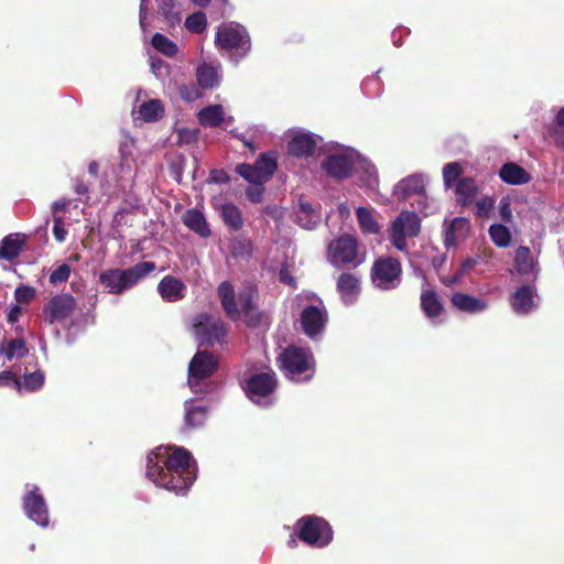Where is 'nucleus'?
Listing matches in <instances>:
<instances>
[{
  "mask_svg": "<svg viewBox=\"0 0 564 564\" xmlns=\"http://www.w3.org/2000/svg\"><path fill=\"white\" fill-rule=\"evenodd\" d=\"M478 263H479V258H468V259H466L462 263V265H460L459 273L454 275L448 281V283L449 284H454V283L458 282L463 274H466V273L470 272Z\"/></svg>",
  "mask_w": 564,
  "mask_h": 564,
  "instance_id": "nucleus-48",
  "label": "nucleus"
},
{
  "mask_svg": "<svg viewBox=\"0 0 564 564\" xmlns=\"http://www.w3.org/2000/svg\"><path fill=\"white\" fill-rule=\"evenodd\" d=\"M246 195H247L248 199L251 200L252 203H260L262 200V196H263V186L252 184V186H250L246 191Z\"/></svg>",
  "mask_w": 564,
  "mask_h": 564,
  "instance_id": "nucleus-53",
  "label": "nucleus"
},
{
  "mask_svg": "<svg viewBox=\"0 0 564 564\" xmlns=\"http://www.w3.org/2000/svg\"><path fill=\"white\" fill-rule=\"evenodd\" d=\"M557 129L555 131V142L564 148V107L558 111L556 117Z\"/></svg>",
  "mask_w": 564,
  "mask_h": 564,
  "instance_id": "nucleus-51",
  "label": "nucleus"
},
{
  "mask_svg": "<svg viewBox=\"0 0 564 564\" xmlns=\"http://www.w3.org/2000/svg\"><path fill=\"white\" fill-rule=\"evenodd\" d=\"M452 303L458 310L468 313H478L487 308V303L484 300L464 293L453 294Z\"/></svg>",
  "mask_w": 564,
  "mask_h": 564,
  "instance_id": "nucleus-26",
  "label": "nucleus"
},
{
  "mask_svg": "<svg viewBox=\"0 0 564 564\" xmlns=\"http://www.w3.org/2000/svg\"><path fill=\"white\" fill-rule=\"evenodd\" d=\"M87 191H88V188H87V186L84 183L77 182L75 184V192L77 194L83 195V194L87 193Z\"/></svg>",
  "mask_w": 564,
  "mask_h": 564,
  "instance_id": "nucleus-59",
  "label": "nucleus"
},
{
  "mask_svg": "<svg viewBox=\"0 0 564 564\" xmlns=\"http://www.w3.org/2000/svg\"><path fill=\"white\" fill-rule=\"evenodd\" d=\"M499 214L503 221L511 223L512 220V210L510 199L508 197H502L499 202Z\"/></svg>",
  "mask_w": 564,
  "mask_h": 564,
  "instance_id": "nucleus-52",
  "label": "nucleus"
},
{
  "mask_svg": "<svg viewBox=\"0 0 564 564\" xmlns=\"http://www.w3.org/2000/svg\"><path fill=\"white\" fill-rule=\"evenodd\" d=\"M35 296V290L32 286L21 285L15 289L14 297L19 304H29Z\"/></svg>",
  "mask_w": 564,
  "mask_h": 564,
  "instance_id": "nucleus-46",
  "label": "nucleus"
},
{
  "mask_svg": "<svg viewBox=\"0 0 564 564\" xmlns=\"http://www.w3.org/2000/svg\"><path fill=\"white\" fill-rule=\"evenodd\" d=\"M206 420V410L193 401L185 402V424L187 427L200 426Z\"/></svg>",
  "mask_w": 564,
  "mask_h": 564,
  "instance_id": "nucleus-35",
  "label": "nucleus"
},
{
  "mask_svg": "<svg viewBox=\"0 0 564 564\" xmlns=\"http://www.w3.org/2000/svg\"><path fill=\"white\" fill-rule=\"evenodd\" d=\"M500 178L510 185H523L531 181V175L516 163H506L499 171Z\"/></svg>",
  "mask_w": 564,
  "mask_h": 564,
  "instance_id": "nucleus-23",
  "label": "nucleus"
},
{
  "mask_svg": "<svg viewBox=\"0 0 564 564\" xmlns=\"http://www.w3.org/2000/svg\"><path fill=\"white\" fill-rule=\"evenodd\" d=\"M421 305L425 315L433 319L441 315L443 305L437 295L432 291H424L421 295Z\"/></svg>",
  "mask_w": 564,
  "mask_h": 564,
  "instance_id": "nucleus-34",
  "label": "nucleus"
},
{
  "mask_svg": "<svg viewBox=\"0 0 564 564\" xmlns=\"http://www.w3.org/2000/svg\"><path fill=\"white\" fill-rule=\"evenodd\" d=\"M421 221L415 213L403 210L391 224L389 237L392 245L400 251H406V238L420 234Z\"/></svg>",
  "mask_w": 564,
  "mask_h": 564,
  "instance_id": "nucleus-10",
  "label": "nucleus"
},
{
  "mask_svg": "<svg viewBox=\"0 0 564 564\" xmlns=\"http://www.w3.org/2000/svg\"><path fill=\"white\" fill-rule=\"evenodd\" d=\"M154 262H141L129 269H109L100 273V283L109 293L121 294L155 270Z\"/></svg>",
  "mask_w": 564,
  "mask_h": 564,
  "instance_id": "nucleus-3",
  "label": "nucleus"
},
{
  "mask_svg": "<svg viewBox=\"0 0 564 564\" xmlns=\"http://www.w3.org/2000/svg\"><path fill=\"white\" fill-rule=\"evenodd\" d=\"M139 113L145 121H154L163 113L162 102L158 99H152L140 106Z\"/></svg>",
  "mask_w": 564,
  "mask_h": 564,
  "instance_id": "nucleus-40",
  "label": "nucleus"
},
{
  "mask_svg": "<svg viewBox=\"0 0 564 564\" xmlns=\"http://www.w3.org/2000/svg\"><path fill=\"white\" fill-rule=\"evenodd\" d=\"M477 185L475 181L470 177H464L459 178V181L456 184V196L457 202L460 205H468L473 202L476 193H477Z\"/></svg>",
  "mask_w": 564,
  "mask_h": 564,
  "instance_id": "nucleus-32",
  "label": "nucleus"
},
{
  "mask_svg": "<svg viewBox=\"0 0 564 564\" xmlns=\"http://www.w3.org/2000/svg\"><path fill=\"white\" fill-rule=\"evenodd\" d=\"M319 140V137L303 130L292 131L289 152L295 156L312 155Z\"/></svg>",
  "mask_w": 564,
  "mask_h": 564,
  "instance_id": "nucleus-18",
  "label": "nucleus"
},
{
  "mask_svg": "<svg viewBox=\"0 0 564 564\" xmlns=\"http://www.w3.org/2000/svg\"><path fill=\"white\" fill-rule=\"evenodd\" d=\"M360 164L367 174L366 184L368 187L377 185V171L373 165L360 160L359 154L350 148L336 145L329 150L327 158L323 161V170L332 177L344 178L350 175L352 169Z\"/></svg>",
  "mask_w": 564,
  "mask_h": 564,
  "instance_id": "nucleus-2",
  "label": "nucleus"
},
{
  "mask_svg": "<svg viewBox=\"0 0 564 564\" xmlns=\"http://www.w3.org/2000/svg\"><path fill=\"white\" fill-rule=\"evenodd\" d=\"M37 487L30 490L23 498L26 516L41 527L48 524L47 507L44 498L37 492Z\"/></svg>",
  "mask_w": 564,
  "mask_h": 564,
  "instance_id": "nucleus-16",
  "label": "nucleus"
},
{
  "mask_svg": "<svg viewBox=\"0 0 564 564\" xmlns=\"http://www.w3.org/2000/svg\"><path fill=\"white\" fill-rule=\"evenodd\" d=\"M301 326L303 332L311 338L319 335L327 322V312L321 301L303 308L301 313Z\"/></svg>",
  "mask_w": 564,
  "mask_h": 564,
  "instance_id": "nucleus-15",
  "label": "nucleus"
},
{
  "mask_svg": "<svg viewBox=\"0 0 564 564\" xmlns=\"http://www.w3.org/2000/svg\"><path fill=\"white\" fill-rule=\"evenodd\" d=\"M216 174H217V172H213V173H212V178H213V181H215V182H221L223 180L220 178V175H217V176H216Z\"/></svg>",
  "mask_w": 564,
  "mask_h": 564,
  "instance_id": "nucleus-64",
  "label": "nucleus"
},
{
  "mask_svg": "<svg viewBox=\"0 0 564 564\" xmlns=\"http://www.w3.org/2000/svg\"><path fill=\"white\" fill-rule=\"evenodd\" d=\"M402 268L399 260L381 257L375 261L371 270L373 284L381 290H391L401 282Z\"/></svg>",
  "mask_w": 564,
  "mask_h": 564,
  "instance_id": "nucleus-12",
  "label": "nucleus"
},
{
  "mask_svg": "<svg viewBox=\"0 0 564 564\" xmlns=\"http://www.w3.org/2000/svg\"><path fill=\"white\" fill-rule=\"evenodd\" d=\"M191 1L198 7H206L210 0H191Z\"/></svg>",
  "mask_w": 564,
  "mask_h": 564,
  "instance_id": "nucleus-62",
  "label": "nucleus"
},
{
  "mask_svg": "<svg viewBox=\"0 0 564 564\" xmlns=\"http://www.w3.org/2000/svg\"><path fill=\"white\" fill-rule=\"evenodd\" d=\"M23 241V236L19 234L9 235L3 238L0 243V258L6 260L14 259L20 252Z\"/></svg>",
  "mask_w": 564,
  "mask_h": 564,
  "instance_id": "nucleus-31",
  "label": "nucleus"
},
{
  "mask_svg": "<svg viewBox=\"0 0 564 564\" xmlns=\"http://www.w3.org/2000/svg\"><path fill=\"white\" fill-rule=\"evenodd\" d=\"M276 170V161L269 154H263L254 164H239L236 172L253 185L267 183Z\"/></svg>",
  "mask_w": 564,
  "mask_h": 564,
  "instance_id": "nucleus-14",
  "label": "nucleus"
},
{
  "mask_svg": "<svg viewBox=\"0 0 564 564\" xmlns=\"http://www.w3.org/2000/svg\"><path fill=\"white\" fill-rule=\"evenodd\" d=\"M15 381H19V379H17L11 371L6 370L0 373V387L9 386L11 383L15 384Z\"/></svg>",
  "mask_w": 564,
  "mask_h": 564,
  "instance_id": "nucleus-56",
  "label": "nucleus"
},
{
  "mask_svg": "<svg viewBox=\"0 0 564 564\" xmlns=\"http://www.w3.org/2000/svg\"><path fill=\"white\" fill-rule=\"evenodd\" d=\"M70 203H72V200L67 199V198L56 200L53 204L52 209L54 213L59 212V210H65L70 205Z\"/></svg>",
  "mask_w": 564,
  "mask_h": 564,
  "instance_id": "nucleus-57",
  "label": "nucleus"
},
{
  "mask_svg": "<svg viewBox=\"0 0 564 564\" xmlns=\"http://www.w3.org/2000/svg\"><path fill=\"white\" fill-rule=\"evenodd\" d=\"M144 2H145V0H141V4H140V25L142 28L144 25V19H145Z\"/></svg>",
  "mask_w": 564,
  "mask_h": 564,
  "instance_id": "nucleus-60",
  "label": "nucleus"
},
{
  "mask_svg": "<svg viewBox=\"0 0 564 564\" xmlns=\"http://www.w3.org/2000/svg\"><path fill=\"white\" fill-rule=\"evenodd\" d=\"M53 235L58 242H63L67 236V229L64 226V220L59 216L54 217Z\"/></svg>",
  "mask_w": 564,
  "mask_h": 564,
  "instance_id": "nucleus-49",
  "label": "nucleus"
},
{
  "mask_svg": "<svg viewBox=\"0 0 564 564\" xmlns=\"http://www.w3.org/2000/svg\"><path fill=\"white\" fill-rule=\"evenodd\" d=\"M275 387L276 379L274 372L258 373L248 380L246 392L256 404L267 406L272 402Z\"/></svg>",
  "mask_w": 564,
  "mask_h": 564,
  "instance_id": "nucleus-13",
  "label": "nucleus"
},
{
  "mask_svg": "<svg viewBox=\"0 0 564 564\" xmlns=\"http://www.w3.org/2000/svg\"><path fill=\"white\" fill-rule=\"evenodd\" d=\"M252 293L253 290L250 289L247 293L240 294L239 302L237 303L235 300L234 286L229 282H223L218 286V295L228 317L237 321L241 318V315H243L246 323L249 325H254L257 322L253 321V317L251 316L253 313Z\"/></svg>",
  "mask_w": 564,
  "mask_h": 564,
  "instance_id": "nucleus-6",
  "label": "nucleus"
},
{
  "mask_svg": "<svg viewBox=\"0 0 564 564\" xmlns=\"http://www.w3.org/2000/svg\"><path fill=\"white\" fill-rule=\"evenodd\" d=\"M198 120L204 127H217L225 120V111L220 105L203 108L198 112Z\"/></svg>",
  "mask_w": 564,
  "mask_h": 564,
  "instance_id": "nucleus-28",
  "label": "nucleus"
},
{
  "mask_svg": "<svg viewBox=\"0 0 564 564\" xmlns=\"http://www.w3.org/2000/svg\"><path fill=\"white\" fill-rule=\"evenodd\" d=\"M160 10L172 24L181 21L182 14L176 0H160Z\"/></svg>",
  "mask_w": 564,
  "mask_h": 564,
  "instance_id": "nucleus-42",
  "label": "nucleus"
},
{
  "mask_svg": "<svg viewBox=\"0 0 564 564\" xmlns=\"http://www.w3.org/2000/svg\"><path fill=\"white\" fill-rule=\"evenodd\" d=\"M489 236L492 242L500 248L509 246L511 241L510 230L500 224L491 225L489 227Z\"/></svg>",
  "mask_w": 564,
  "mask_h": 564,
  "instance_id": "nucleus-41",
  "label": "nucleus"
},
{
  "mask_svg": "<svg viewBox=\"0 0 564 564\" xmlns=\"http://www.w3.org/2000/svg\"><path fill=\"white\" fill-rule=\"evenodd\" d=\"M425 183L426 180L423 175H411L397 184L394 194L402 198H406L412 194H422L425 188Z\"/></svg>",
  "mask_w": 564,
  "mask_h": 564,
  "instance_id": "nucleus-25",
  "label": "nucleus"
},
{
  "mask_svg": "<svg viewBox=\"0 0 564 564\" xmlns=\"http://www.w3.org/2000/svg\"><path fill=\"white\" fill-rule=\"evenodd\" d=\"M213 206L220 215L223 221L231 230H239L243 226V217L240 208L230 202H221L214 198Z\"/></svg>",
  "mask_w": 564,
  "mask_h": 564,
  "instance_id": "nucleus-19",
  "label": "nucleus"
},
{
  "mask_svg": "<svg viewBox=\"0 0 564 564\" xmlns=\"http://www.w3.org/2000/svg\"><path fill=\"white\" fill-rule=\"evenodd\" d=\"M44 383V375L41 371H35L23 377V380L15 381L18 391H35Z\"/></svg>",
  "mask_w": 564,
  "mask_h": 564,
  "instance_id": "nucleus-39",
  "label": "nucleus"
},
{
  "mask_svg": "<svg viewBox=\"0 0 564 564\" xmlns=\"http://www.w3.org/2000/svg\"><path fill=\"white\" fill-rule=\"evenodd\" d=\"M196 464L182 447L158 446L148 456L147 477L155 486L183 495L196 479Z\"/></svg>",
  "mask_w": 564,
  "mask_h": 564,
  "instance_id": "nucleus-1",
  "label": "nucleus"
},
{
  "mask_svg": "<svg viewBox=\"0 0 564 564\" xmlns=\"http://www.w3.org/2000/svg\"><path fill=\"white\" fill-rule=\"evenodd\" d=\"M70 272V267L66 263H63L52 271L50 274V282L55 285L63 283L68 280Z\"/></svg>",
  "mask_w": 564,
  "mask_h": 564,
  "instance_id": "nucleus-45",
  "label": "nucleus"
},
{
  "mask_svg": "<svg viewBox=\"0 0 564 564\" xmlns=\"http://www.w3.org/2000/svg\"><path fill=\"white\" fill-rule=\"evenodd\" d=\"M180 94L182 98L186 101H193L200 97L199 91L194 86H182L180 88Z\"/></svg>",
  "mask_w": 564,
  "mask_h": 564,
  "instance_id": "nucleus-54",
  "label": "nucleus"
},
{
  "mask_svg": "<svg viewBox=\"0 0 564 564\" xmlns=\"http://www.w3.org/2000/svg\"><path fill=\"white\" fill-rule=\"evenodd\" d=\"M462 171V165L457 162L448 163L443 167V180L447 188L457 184Z\"/></svg>",
  "mask_w": 564,
  "mask_h": 564,
  "instance_id": "nucleus-44",
  "label": "nucleus"
},
{
  "mask_svg": "<svg viewBox=\"0 0 564 564\" xmlns=\"http://www.w3.org/2000/svg\"><path fill=\"white\" fill-rule=\"evenodd\" d=\"M88 171L91 175L96 176L98 172V164L96 162H91L88 166Z\"/></svg>",
  "mask_w": 564,
  "mask_h": 564,
  "instance_id": "nucleus-61",
  "label": "nucleus"
},
{
  "mask_svg": "<svg viewBox=\"0 0 564 564\" xmlns=\"http://www.w3.org/2000/svg\"><path fill=\"white\" fill-rule=\"evenodd\" d=\"M158 292L166 302H177L185 296L186 285L178 279L166 275L158 284Z\"/></svg>",
  "mask_w": 564,
  "mask_h": 564,
  "instance_id": "nucleus-21",
  "label": "nucleus"
},
{
  "mask_svg": "<svg viewBox=\"0 0 564 564\" xmlns=\"http://www.w3.org/2000/svg\"><path fill=\"white\" fill-rule=\"evenodd\" d=\"M21 314V307L20 305H14L13 307H11L9 314H8V321L13 324L18 321L19 316Z\"/></svg>",
  "mask_w": 564,
  "mask_h": 564,
  "instance_id": "nucleus-58",
  "label": "nucleus"
},
{
  "mask_svg": "<svg viewBox=\"0 0 564 564\" xmlns=\"http://www.w3.org/2000/svg\"><path fill=\"white\" fill-rule=\"evenodd\" d=\"M194 336L200 346L219 344L227 335V328L219 316L202 313L192 321Z\"/></svg>",
  "mask_w": 564,
  "mask_h": 564,
  "instance_id": "nucleus-9",
  "label": "nucleus"
},
{
  "mask_svg": "<svg viewBox=\"0 0 564 564\" xmlns=\"http://www.w3.org/2000/svg\"><path fill=\"white\" fill-rule=\"evenodd\" d=\"M279 279L282 283L295 288V279L290 274L288 268H281Z\"/></svg>",
  "mask_w": 564,
  "mask_h": 564,
  "instance_id": "nucleus-55",
  "label": "nucleus"
},
{
  "mask_svg": "<svg viewBox=\"0 0 564 564\" xmlns=\"http://www.w3.org/2000/svg\"><path fill=\"white\" fill-rule=\"evenodd\" d=\"M197 82L203 88H213L220 79L219 66L200 65L196 70Z\"/></svg>",
  "mask_w": 564,
  "mask_h": 564,
  "instance_id": "nucleus-30",
  "label": "nucleus"
},
{
  "mask_svg": "<svg viewBox=\"0 0 564 564\" xmlns=\"http://www.w3.org/2000/svg\"><path fill=\"white\" fill-rule=\"evenodd\" d=\"M184 224L200 237L210 236V229L202 212L189 209L183 216Z\"/></svg>",
  "mask_w": 564,
  "mask_h": 564,
  "instance_id": "nucleus-27",
  "label": "nucleus"
},
{
  "mask_svg": "<svg viewBox=\"0 0 564 564\" xmlns=\"http://www.w3.org/2000/svg\"><path fill=\"white\" fill-rule=\"evenodd\" d=\"M75 299L69 294L54 296L44 308L46 319L51 324L64 321L75 310Z\"/></svg>",
  "mask_w": 564,
  "mask_h": 564,
  "instance_id": "nucleus-17",
  "label": "nucleus"
},
{
  "mask_svg": "<svg viewBox=\"0 0 564 564\" xmlns=\"http://www.w3.org/2000/svg\"><path fill=\"white\" fill-rule=\"evenodd\" d=\"M356 215L359 228L364 234L376 235L380 232L381 226L375 219L372 210L366 207H358Z\"/></svg>",
  "mask_w": 564,
  "mask_h": 564,
  "instance_id": "nucleus-29",
  "label": "nucleus"
},
{
  "mask_svg": "<svg viewBox=\"0 0 564 564\" xmlns=\"http://www.w3.org/2000/svg\"><path fill=\"white\" fill-rule=\"evenodd\" d=\"M207 19L204 12L198 11L185 20V28L193 33H202L206 30Z\"/></svg>",
  "mask_w": 564,
  "mask_h": 564,
  "instance_id": "nucleus-43",
  "label": "nucleus"
},
{
  "mask_svg": "<svg viewBox=\"0 0 564 564\" xmlns=\"http://www.w3.org/2000/svg\"><path fill=\"white\" fill-rule=\"evenodd\" d=\"M327 260L333 265H358L365 261V254L360 252L357 239L351 235H343L329 242L327 247Z\"/></svg>",
  "mask_w": 564,
  "mask_h": 564,
  "instance_id": "nucleus-8",
  "label": "nucleus"
},
{
  "mask_svg": "<svg viewBox=\"0 0 564 564\" xmlns=\"http://www.w3.org/2000/svg\"><path fill=\"white\" fill-rule=\"evenodd\" d=\"M514 264L520 274L525 275L534 272L535 262L528 247H519L516 250Z\"/></svg>",
  "mask_w": 564,
  "mask_h": 564,
  "instance_id": "nucleus-33",
  "label": "nucleus"
},
{
  "mask_svg": "<svg viewBox=\"0 0 564 564\" xmlns=\"http://www.w3.org/2000/svg\"><path fill=\"white\" fill-rule=\"evenodd\" d=\"M150 66L152 73L158 78H163L167 73V65L161 58L150 57Z\"/></svg>",
  "mask_w": 564,
  "mask_h": 564,
  "instance_id": "nucleus-50",
  "label": "nucleus"
},
{
  "mask_svg": "<svg viewBox=\"0 0 564 564\" xmlns=\"http://www.w3.org/2000/svg\"><path fill=\"white\" fill-rule=\"evenodd\" d=\"M339 210H340V214H341V215H348V214H349V209H348V207H347V206H344V205H343V206H340V207H339Z\"/></svg>",
  "mask_w": 564,
  "mask_h": 564,
  "instance_id": "nucleus-63",
  "label": "nucleus"
},
{
  "mask_svg": "<svg viewBox=\"0 0 564 564\" xmlns=\"http://www.w3.org/2000/svg\"><path fill=\"white\" fill-rule=\"evenodd\" d=\"M300 528V539L305 543L323 547L333 539L330 525L322 518L310 516L297 522Z\"/></svg>",
  "mask_w": 564,
  "mask_h": 564,
  "instance_id": "nucleus-11",
  "label": "nucleus"
},
{
  "mask_svg": "<svg viewBox=\"0 0 564 564\" xmlns=\"http://www.w3.org/2000/svg\"><path fill=\"white\" fill-rule=\"evenodd\" d=\"M215 43L219 50L228 52L232 57H241L250 48L245 28L235 22L224 23L218 26Z\"/></svg>",
  "mask_w": 564,
  "mask_h": 564,
  "instance_id": "nucleus-7",
  "label": "nucleus"
},
{
  "mask_svg": "<svg viewBox=\"0 0 564 564\" xmlns=\"http://www.w3.org/2000/svg\"><path fill=\"white\" fill-rule=\"evenodd\" d=\"M218 361L208 351H197L188 365V386L194 393H206L209 391L208 379L216 371Z\"/></svg>",
  "mask_w": 564,
  "mask_h": 564,
  "instance_id": "nucleus-5",
  "label": "nucleus"
},
{
  "mask_svg": "<svg viewBox=\"0 0 564 564\" xmlns=\"http://www.w3.org/2000/svg\"><path fill=\"white\" fill-rule=\"evenodd\" d=\"M534 296V290L531 286L524 285L518 289L511 299L513 311L518 314L529 313L535 306Z\"/></svg>",
  "mask_w": 564,
  "mask_h": 564,
  "instance_id": "nucleus-24",
  "label": "nucleus"
},
{
  "mask_svg": "<svg viewBox=\"0 0 564 564\" xmlns=\"http://www.w3.org/2000/svg\"><path fill=\"white\" fill-rule=\"evenodd\" d=\"M321 220L319 214H317L310 203H301L297 212V221L300 226L305 229L314 228Z\"/></svg>",
  "mask_w": 564,
  "mask_h": 564,
  "instance_id": "nucleus-36",
  "label": "nucleus"
},
{
  "mask_svg": "<svg viewBox=\"0 0 564 564\" xmlns=\"http://www.w3.org/2000/svg\"><path fill=\"white\" fill-rule=\"evenodd\" d=\"M470 224L467 218H454L445 230L444 243L447 248L455 247L458 242L465 240L469 234Z\"/></svg>",
  "mask_w": 564,
  "mask_h": 564,
  "instance_id": "nucleus-22",
  "label": "nucleus"
},
{
  "mask_svg": "<svg viewBox=\"0 0 564 564\" xmlns=\"http://www.w3.org/2000/svg\"><path fill=\"white\" fill-rule=\"evenodd\" d=\"M281 368L293 381L308 380L314 373V358L310 350L288 347L280 356Z\"/></svg>",
  "mask_w": 564,
  "mask_h": 564,
  "instance_id": "nucleus-4",
  "label": "nucleus"
},
{
  "mask_svg": "<svg viewBox=\"0 0 564 564\" xmlns=\"http://www.w3.org/2000/svg\"><path fill=\"white\" fill-rule=\"evenodd\" d=\"M152 46L167 57H173L177 54V45L161 33H155L152 37Z\"/></svg>",
  "mask_w": 564,
  "mask_h": 564,
  "instance_id": "nucleus-38",
  "label": "nucleus"
},
{
  "mask_svg": "<svg viewBox=\"0 0 564 564\" xmlns=\"http://www.w3.org/2000/svg\"><path fill=\"white\" fill-rule=\"evenodd\" d=\"M495 200L492 197L486 196L477 200L476 203V215L478 217H488L492 212Z\"/></svg>",
  "mask_w": 564,
  "mask_h": 564,
  "instance_id": "nucleus-47",
  "label": "nucleus"
},
{
  "mask_svg": "<svg viewBox=\"0 0 564 564\" xmlns=\"http://www.w3.org/2000/svg\"><path fill=\"white\" fill-rule=\"evenodd\" d=\"M0 354L4 355L8 360L21 358L28 354L25 341L20 338L12 339L0 345Z\"/></svg>",
  "mask_w": 564,
  "mask_h": 564,
  "instance_id": "nucleus-37",
  "label": "nucleus"
},
{
  "mask_svg": "<svg viewBox=\"0 0 564 564\" xmlns=\"http://www.w3.org/2000/svg\"><path fill=\"white\" fill-rule=\"evenodd\" d=\"M337 291L343 302L352 304L360 293V279L354 273H343L337 280Z\"/></svg>",
  "mask_w": 564,
  "mask_h": 564,
  "instance_id": "nucleus-20",
  "label": "nucleus"
}]
</instances>
